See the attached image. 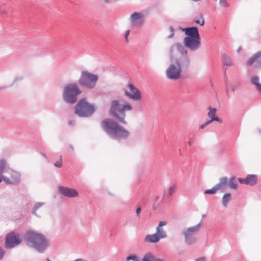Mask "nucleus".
I'll return each mask as SVG.
<instances>
[{
	"label": "nucleus",
	"instance_id": "obj_1",
	"mask_svg": "<svg viewBox=\"0 0 261 261\" xmlns=\"http://www.w3.org/2000/svg\"><path fill=\"white\" fill-rule=\"evenodd\" d=\"M101 126L108 135L116 139H125L129 135L127 130L111 119H104L101 122Z\"/></svg>",
	"mask_w": 261,
	"mask_h": 261
},
{
	"label": "nucleus",
	"instance_id": "obj_2",
	"mask_svg": "<svg viewBox=\"0 0 261 261\" xmlns=\"http://www.w3.org/2000/svg\"><path fill=\"white\" fill-rule=\"evenodd\" d=\"M133 108L129 103L121 100H114L111 102L109 113L120 123L125 124V111H131Z\"/></svg>",
	"mask_w": 261,
	"mask_h": 261
},
{
	"label": "nucleus",
	"instance_id": "obj_3",
	"mask_svg": "<svg viewBox=\"0 0 261 261\" xmlns=\"http://www.w3.org/2000/svg\"><path fill=\"white\" fill-rule=\"evenodd\" d=\"M4 164V168L0 173V183L4 181L7 184H14L19 182L21 180L20 174L11 169L7 168V165L4 160H0Z\"/></svg>",
	"mask_w": 261,
	"mask_h": 261
},
{
	"label": "nucleus",
	"instance_id": "obj_4",
	"mask_svg": "<svg viewBox=\"0 0 261 261\" xmlns=\"http://www.w3.org/2000/svg\"><path fill=\"white\" fill-rule=\"evenodd\" d=\"M28 235V244L30 246L35 247L39 252H42L45 249L47 246V241L42 234L29 231Z\"/></svg>",
	"mask_w": 261,
	"mask_h": 261
},
{
	"label": "nucleus",
	"instance_id": "obj_5",
	"mask_svg": "<svg viewBox=\"0 0 261 261\" xmlns=\"http://www.w3.org/2000/svg\"><path fill=\"white\" fill-rule=\"evenodd\" d=\"M95 107L89 103L86 98H82L76 104L75 113L80 117H88L91 116L95 111Z\"/></svg>",
	"mask_w": 261,
	"mask_h": 261
},
{
	"label": "nucleus",
	"instance_id": "obj_6",
	"mask_svg": "<svg viewBox=\"0 0 261 261\" xmlns=\"http://www.w3.org/2000/svg\"><path fill=\"white\" fill-rule=\"evenodd\" d=\"M81 92L76 84H68L64 88L63 97L66 102L73 104L76 102L77 96Z\"/></svg>",
	"mask_w": 261,
	"mask_h": 261
},
{
	"label": "nucleus",
	"instance_id": "obj_7",
	"mask_svg": "<svg viewBox=\"0 0 261 261\" xmlns=\"http://www.w3.org/2000/svg\"><path fill=\"white\" fill-rule=\"evenodd\" d=\"M182 66L180 61L176 60L172 62L166 70L167 77L171 80L176 81L181 76Z\"/></svg>",
	"mask_w": 261,
	"mask_h": 261
},
{
	"label": "nucleus",
	"instance_id": "obj_8",
	"mask_svg": "<svg viewBox=\"0 0 261 261\" xmlns=\"http://www.w3.org/2000/svg\"><path fill=\"white\" fill-rule=\"evenodd\" d=\"M97 79V75L91 74L88 72L84 71L82 73L79 83L82 86L88 88H92L95 86Z\"/></svg>",
	"mask_w": 261,
	"mask_h": 261
},
{
	"label": "nucleus",
	"instance_id": "obj_9",
	"mask_svg": "<svg viewBox=\"0 0 261 261\" xmlns=\"http://www.w3.org/2000/svg\"><path fill=\"white\" fill-rule=\"evenodd\" d=\"M123 91L125 96L134 101H139L141 99V92L132 84H128L127 88L124 89Z\"/></svg>",
	"mask_w": 261,
	"mask_h": 261
},
{
	"label": "nucleus",
	"instance_id": "obj_10",
	"mask_svg": "<svg viewBox=\"0 0 261 261\" xmlns=\"http://www.w3.org/2000/svg\"><path fill=\"white\" fill-rule=\"evenodd\" d=\"M201 225V223H200L196 226L189 228L185 232V240L187 243L191 244L195 241L194 235L198 231Z\"/></svg>",
	"mask_w": 261,
	"mask_h": 261
},
{
	"label": "nucleus",
	"instance_id": "obj_11",
	"mask_svg": "<svg viewBox=\"0 0 261 261\" xmlns=\"http://www.w3.org/2000/svg\"><path fill=\"white\" fill-rule=\"evenodd\" d=\"M21 242L18 236H16L12 232L7 235L6 239L5 245L7 248L13 247Z\"/></svg>",
	"mask_w": 261,
	"mask_h": 261
},
{
	"label": "nucleus",
	"instance_id": "obj_12",
	"mask_svg": "<svg viewBox=\"0 0 261 261\" xmlns=\"http://www.w3.org/2000/svg\"><path fill=\"white\" fill-rule=\"evenodd\" d=\"M200 38H191V37H186L184 39V44L185 45L191 48L192 50H195L197 49L200 44Z\"/></svg>",
	"mask_w": 261,
	"mask_h": 261
},
{
	"label": "nucleus",
	"instance_id": "obj_13",
	"mask_svg": "<svg viewBox=\"0 0 261 261\" xmlns=\"http://www.w3.org/2000/svg\"><path fill=\"white\" fill-rule=\"evenodd\" d=\"M249 66H253L256 68L261 67V52H258L252 56L247 62Z\"/></svg>",
	"mask_w": 261,
	"mask_h": 261
},
{
	"label": "nucleus",
	"instance_id": "obj_14",
	"mask_svg": "<svg viewBox=\"0 0 261 261\" xmlns=\"http://www.w3.org/2000/svg\"><path fill=\"white\" fill-rule=\"evenodd\" d=\"M59 191L61 194L68 197H74L78 196L77 191L74 189L60 187L59 188Z\"/></svg>",
	"mask_w": 261,
	"mask_h": 261
},
{
	"label": "nucleus",
	"instance_id": "obj_15",
	"mask_svg": "<svg viewBox=\"0 0 261 261\" xmlns=\"http://www.w3.org/2000/svg\"><path fill=\"white\" fill-rule=\"evenodd\" d=\"M208 112L207 113V116L211 118L210 120H208L211 123L214 121H218L220 123H222V120L217 116H216L217 109L216 108L209 107L208 108Z\"/></svg>",
	"mask_w": 261,
	"mask_h": 261
},
{
	"label": "nucleus",
	"instance_id": "obj_16",
	"mask_svg": "<svg viewBox=\"0 0 261 261\" xmlns=\"http://www.w3.org/2000/svg\"><path fill=\"white\" fill-rule=\"evenodd\" d=\"M185 34L191 38H200L198 29L196 27H191L184 29Z\"/></svg>",
	"mask_w": 261,
	"mask_h": 261
},
{
	"label": "nucleus",
	"instance_id": "obj_17",
	"mask_svg": "<svg viewBox=\"0 0 261 261\" xmlns=\"http://www.w3.org/2000/svg\"><path fill=\"white\" fill-rule=\"evenodd\" d=\"M166 225V222L165 221H161L156 228V233L161 239H163L167 237L166 233L163 228V226H165Z\"/></svg>",
	"mask_w": 261,
	"mask_h": 261
},
{
	"label": "nucleus",
	"instance_id": "obj_18",
	"mask_svg": "<svg viewBox=\"0 0 261 261\" xmlns=\"http://www.w3.org/2000/svg\"><path fill=\"white\" fill-rule=\"evenodd\" d=\"M228 186V179L226 177H222L219 180V182L216 185L218 190H224Z\"/></svg>",
	"mask_w": 261,
	"mask_h": 261
},
{
	"label": "nucleus",
	"instance_id": "obj_19",
	"mask_svg": "<svg viewBox=\"0 0 261 261\" xmlns=\"http://www.w3.org/2000/svg\"><path fill=\"white\" fill-rule=\"evenodd\" d=\"M161 238L155 233L152 234L147 235L145 238V241L149 243H154L159 242Z\"/></svg>",
	"mask_w": 261,
	"mask_h": 261
},
{
	"label": "nucleus",
	"instance_id": "obj_20",
	"mask_svg": "<svg viewBox=\"0 0 261 261\" xmlns=\"http://www.w3.org/2000/svg\"><path fill=\"white\" fill-rule=\"evenodd\" d=\"M143 15L141 13L135 12L130 16V21L133 25H136L137 24L138 21L140 20L142 18Z\"/></svg>",
	"mask_w": 261,
	"mask_h": 261
},
{
	"label": "nucleus",
	"instance_id": "obj_21",
	"mask_svg": "<svg viewBox=\"0 0 261 261\" xmlns=\"http://www.w3.org/2000/svg\"><path fill=\"white\" fill-rule=\"evenodd\" d=\"M251 83L255 86L256 89L261 92V83H259V77L257 76H254L251 79Z\"/></svg>",
	"mask_w": 261,
	"mask_h": 261
},
{
	"label": "nucleus",
	"instance_id": "obj_22",
	"mask_svg": "<svg viewBox=\"0 0 261 261\" xmlns=\"http://www.w3.org/2000/svg\"><path fill=\"white\" fill-rule=\"evenodd\" d=\"M246 178L247 185L252 186L256 183L257 176L255 175H248Z\"/></svg>",
	"mask_w": 261,
	"mask_h": 261
},
{
	"label": "nucleus",
	"instance_id": "obj_23",
	"mask_svg": "<svg viewBox=\"0 0 261 261\" xmlns=\"http://www.w3.org/2000/svg\"><path fill=\"white\" fill-rule=\"evenodd\" d=\"M228 186L232 189L236 190L238 188L237 182L234 177H231L228 180Z\"/></svg>",
	"mask_w": 261,
	"mask_h": 261
},
{
	"label": "nucleus",
	"instance_id": "obj_24",
	"mask_svg": "<svg viewBox=\"0 0 261 261\" xmlns=\"http://www.w3.org/2000/svg\"><path fill=\"white\" fill-rule=\"evenodd\" d=\"M142 261H160V260L155 258L151 254L147 253L143 257Z\"/></svg>",
	"mask_w": 261,
	"mask_h": 261
},
{
	"label": "nucleus",
	"instance_id": "obj_25",
	"mask_svg": "<svg viewBox=\"0 0 261 261\" xmlns=\"http://www.w3.org/2000/svg\"><path fill=\"white\" fill-rule=\"evenodd\" d=\"M223 61L226 66H230L233 64L231 59L226 55H223Z\"/></svg>",
	"mask_w": 261,
	"mask_h": 261
},
{
	"label": "nucleus",
	"instance_id": "obj_26",
	"mask_svg": "<svg viewBox=\"0 0 261 261\" xmlns=\"http://www.w3.org/2000/svg\"><path fill=\"white\" fill-rule=\"evenodd\" d=\"M230 194L229 193L225 194L222 198V203L224 206H226L228 202L230 200Z\"/></svg>",
	"mask_w": 261,
	"mask_h": 261
},
{
	"label": "nucleus",
	"instance_id": "obj_27",
	"mask_svg": "<svg viewBox=\"0 0 261 261\" xmlns=\"http://www.w3.org/2000/svg\"><path fill=\"white\" fill-rule=\"evenodd\" d=\"M218 190L217 189V187L215 186L211 189H208V190H205L204 192V194H215L216 192V191Z\"/></svg>",
	"mask_w": 261,
	"mask_h": 261
},
{
	"label": "nucleus",
	"instance_id": "obj_28",
	"mask_svg": "<svg viewBox=\"0 0 261 261\" xmlns=\"http://www.w3.org/2000/svg\"><path fill=\"white\" fill-rule=\"evenodd\" d=\"M179 50V51H180L182 54H186L187 51L184 50L183 47L182 45L179 43H176L174 45Z\"/></svg>",
	"mask_w": 261,
	"mask_h": 261
},
{
	"label": "nucleus",
	"instance_id": "obj_29",
	"mask_svg": "<svg viewBox=\"0 0 261 261\" xmlns=\"http://www.w3.org/2000/svg\"><path fill=\"white\" fill-rule=\"evenodd\" d=\"M170 35L168 37V39H171L174 35V30L172 27H170L169 29Z\"/></svg>",
	"mask_w": 261,
	"mask_h": 261
},
{
	"label": "nucleus",
	"instance_id": "obj_30",
	"mask_svg": "<svg viewBox=\"0 0 261 261\" xmlns=\"http://www.w3.org/2000/svg\"><path fill=\"white\" fill-rule=\"evenodd\" d=\"M220 4L223 7H228L229 6L226 0H220Z\"/></svg>",
	"mask_w": 261,
	"mask_h": 261
},
{
	"label": "nucleus",
	"instance_id": "obj_31",
	"mask_svg": "<svg viewBox=\"0 0 261 261\" xmlns=\"http://www.w3.org/2000/svg\"><path fill=\"white\" fill-rule=\"evenodd\" d=\"M55 166L58 168H60L62 166V158L60 157V159L59 161H57L55 164Z\"/></svg>",
	"mask_w": 261,
	"mask_h": 261
},
{
	"label": "nucleus",
	"instance_id": "obj_32",
	"mask_svg": "<svg viewBox=\"0 0 261 261\" xmlns=\"http://www.w3.org/2000/svg\"><path fill=\"white\" fill-rule=\"evenodd\" d=\"M176 187L175 186H172L170 187L169 189V194L170 195H172L175 191Z\"/></svg>",
	"mask_w": 261,
	"mask_h": 261
},
{
	"label": "nucleus",
	"instance_id": "obj_33",
	"mask_svg": "<svg viewBox=\"0 0 261 261\" xmlns=\"http://www.w3.org/2000/svg\"><path fill=\"white\" fill-rule=\"evenodd\" d=\"M195 22L197 24L202 26L204 24V20L202 16H201V20H197L195 21Z\"/></svg>",
	"mask_w": 261,
	"mask_h": 261
},
{
	"label": "nucleus",
	"instance_id": "obj_34",
	"mask_svg": "<svg viewBox=\"0 0 261 261\" xmlns=\"http://www.w3.org/2000/svg\"><path fill=\"white\" fill-rule=\"evenodd\" d=\"M127 261H139L136 256H130L127 257Z\"/></svg>",
	"mask_w": 261,
	"mask_h": 261
},
{
	"label": "nucleus",
	"instance_id": "obj_35",
	"mask_svg": "<svg viewBox=\"0 0 261 261\" xmlns=\"http://www.w3.org/2000/svg\"><path fill=\"white\" fill-rule=\"evenodd\" d=\"M211 123L208 121H207L206 122H205L204 123H203V124L202 125H200L199 126V128H201V129H203L206 126H207V125H208L209 124H210Z\"/></svg>",
	"mask_w": 261,
	"mask_h": 261
},
{
	"label": "nucleus",
	"instance_id": "obj_36",
	"mask_svg": "<svg viewBox=\"0 0 261 261\" xmlns=\"http://www.w3.org/2000/svg\"><path fill=\"white\" fill-rule=\"evenodd\" d=\"M141 211V208L140 207H138L137 209L136 210V215H137V217L139 218H140V214Z\"/></svg>",
	"mask_w": 261,
	"mask_h": 261
},
{
	"label": "nucleus",
	"instance_id": "obj_37",
	"mask_svg": "<svg viewBox=\"0 0 261 261\" xmlns=\"http://www.w3.org/2000/svg\"><path fill=\"white\" fill-rule=\"evenodd\" d=\"M238 180L241 184H245L247 185V178H246L245 179L239 178H238Z\"/></svg>",
	"mask_w": 261,
	"mask_h": 261
},
{
	"label": "nucleus",
	"instance_id": "obj_38",
	"mask_svg": "<svg viewBox=\"0 0 261 261\" xmlns=\"http://www.w3.org/2000/svg\"><path fill=\"white\" fill-rule=\"evenodd\" d=\"M41 204H37L35 205V206L34 207V211H33V213L34 214H36V211L37 210V208H38L39 207L41 206Z\"/></svg>",
	"mask_w": 261,
	"mask_h": 261
},
{
	"label": "nucleus",
	"instance_id": "obj_39",
	"mask_svg": "<svg viewBox=\"0 0 261 261\" xmlns=\"http://www.w3.org/2000/svg\"><path fill=\"white\" fill-rule=\"evenodd\" d=\"M5 252L0 247V259H2L4 255Z\"/></svg>",
	"mask_w": 261,
	"mask_h": 261
},
{
	"label": "nucleus",
	"instance_id": "obj_40",
	"mask_svg": "<svg viewBox=\"0 0 261 261\" xmlns=\"http://www.w3.org/2000/svg\"><path fill=\"white\" fill-rule=\"evenodd\" d=\"M4 164L2 162H0V173L2 172V170L4 168Z\"/></svg>",
	"mask_w": 261,
	"mask_h": 261
},
{
	"label": "nucleus",
	"instance_id": "obj_41",
	"mask_svg": "<svg viewBox=\"0 0 261 261\" xmlns=\"http://www.w3.org/2000/svg\"><path fill=\"white\" fill-rule=\"evenodd\" d=\"M129 31L128 30L127 31V32H126V34H125V39L126 40H127V37L129 35Z\"/></svg>",
	"mask_w": 261,
	"mask_h": 261
},
{
	"label": "nucleus",
	"instance_id": "obj_42",
	"mask_svg": "<svg viewBox=\"0 0 261 261\" xmlns=\"http://www.w3.org/2000/svg\"><path fill=\"white\" fill-rule=\"evenodd\" d=\"M189 146H191L192 145V139H190L189 141Z\"/></svg>",
	"mask_w": 261,
	"mask_h": 261
},
{
	"label": "nucleus",
	"instance_id": "obj_43",
	"mask_svg": "<svg viewBox=\"0 0 261 261\" xmlns=\"http://www.w3.org/2000/svg\"><path fill=\"white\" fill-rule=\"evenodd\" d=\"M197 261H205V259L204 258H200Z\"/></svg>",
	"mask_w": 261,
	"mask_h": 261
},
{
	"label": "nucleus",
	"instance_id": "obj_44",
	"mask_svg": "<svg viewBox=\"0 0 261 261\" xmlns=\"http://www.w3.org/2000/svg\"><path fill=\"white\" fill-rule=\"evenodd\" d=\"M75 261H85V260H83L82 259L80 258V259H76Z\"/></svg>",
	"mask_w": 261,
	"mask_h": 261
},
{
	"label": "nucleus",
	"instance_id": "obj_45",
	"mask_svg": "<svg viewBox=\"0 0 261 261\" xmlns=\"http://www.w3.org/2000/svg\"><path fill=\"white\" fill-rule=\"evenodd\" d=\"M142 20H140V23H142Z\"/></svg>",
	"mask_w": 261,
	"mask_h": 261
}]
</instances>
